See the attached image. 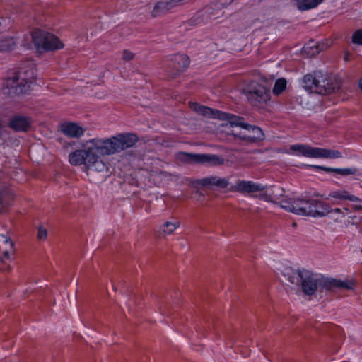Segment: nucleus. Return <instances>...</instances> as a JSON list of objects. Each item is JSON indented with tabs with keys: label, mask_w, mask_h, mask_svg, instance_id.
<instances>
[{
	"label": "nucleus",
	"mask_w": 362,
	"mask_h": 362,
	"mask_svg": "<svg viewBox=\"0 0 362 362\" xmlns=\"http://www.w3.org/2000/svg\"><path fill=\"white\" fill-rule=\"evenodd\" d=\"M315 51H313V52H312V54H315V53H318V52H319V49H318V48H317V47L315 48Z\"/></svg>",
	"instance_id": "nucleus-33"
},
{
	"label": "nucleus",
	"mask_w": 362,
	"mask_h": 362,
	"mask_svg": "<svg viewBox=\"0 0 362 362\" xmlns=\"http://www.w3.org/2000/svg\"><path fill=\"white\" fill-rule=\"evenodd\" d=\"M298 4V8L300 11H307L315 8L323 0H295Z\"/></svg>",
	"instance_id": "nucleus-22"
},
{
	"label": "nucleus",
	"mask_w": 362,
	"mask_h": 362,
	"mask_svg": "<svg viewBox=\"0 0 362 362\" xmlns=\"http://www.w3.org/2000/svg\"><path fill=\"white\" fill-rule=\"evenodd\" d=\"M354 209L355 211H361L362 210V205H355V206H354Z\"/></svg>",
	"instance_id": "nucleus-30"
},
{
	"label": "nucleus",
	"mask_w": 362,
	"mask_h": 362,
	"mask_svg": "<svg viewBox=\"0 0 362 362\" xmlns=\"http://www.w3.org/2000/svg\"><path fill=\"white\" fill-rule=\"evenodd\" d=\"M228 117V122L223 124V126L226 128L231 129L234 127H241L242 128L247 130L248 133L236 132L233 129L228 130L227 134L233 135L234 137H238L240 140L246 141L249 144H255L262 141L264 139L265 136L262 129L255 125H251L244 122V118L241 117H235V115H209V117L218 118L219 119H225L226 116Z\"/></svg>",
	"instance_id": "nucleus-5"
},
{
	"label": "nucleus",
	"mask_w": 362,
	"mask_h": 362,
	"mask_svg": "<svg viewBox=\"0 0 362 362\" xmlns=\"http://www.w3.org/2000/svg\"><path fill=\"white\" fill-rule=\"evenodd\" d=\"M170 61L173 63L177 72L182 71L190 64L189 57L185 54H176L170 57Z\"/></svg>",
	"instance_id": "nucleus-17"
},
{
	"label": "nucleus",
	"mask_w": 362,
	"mask_h": 362,
	"mask_svg": "<svg viewBox=\"0 0 362 362\" xmlns=\"http://www.w3.org/2000/svg\"><path fill=\"white\" fill-rule=\"evenodd\" d=\"M243 91L248 100L255 105L266 103L270 99L269 90L256 81L249 83Z\"/></svg>",
	"instance_id": "nucleus-10"
},
{
	"label": "nucleus",
	"mask_w": 362,
	"mask_h": 362,
	"mask_svg": "<svg viewBox=\"0 0 362 362\" xmlns=\"http://www.w3.org/2000/svg\"><path fill=\"white\" fill-rule=\"evenodd\" d=\"M236 191L240 193H252L256 192H262L265 189L266 187L256 184L252 181H245L238 180L235 185Z\"/></svg>",
	"instance_id": "nucleus-14"
},
{
	"label": "nucleus",
	"mask_w": 362,
	"mask_h": 362,
	"mask_svg": "<svg viewBox=\"0 0 362 362\" xmlns=\"http://www.w3.org/2000/svg\"><path fill=\"white\" fill-rule=\"evenodd\" d=\"M305 269L303 270H295L291 272V273L287 274V279L291 284H296L297 286H300L301 282L303 279L304 274H305Z\"/></svg>",
	"instance_id": "nucleus-21"
},
{
	"label": "nucleus",
	"mask_w": 362,
	"mask_h": 362,
	"mask_svg": "<svg viewBox=\"0 0 362 362\" xmlns=\"http://www.w3.org/2000/svg\"><path fill=\"white\" fill-rule=\"evenodd\" d=\"M286 86H287V81L285 78H278L277 80H276V81L274 83V86L273 87L272 92H273L274 95H280L281 93H282V92L284 90H286Z\"/></svg>",
	"instance_id": "nucleus-24"
},
{
	"label": "nucleus",
	"mask_w": 362,
	"mask_h": 362,
	"mask_svg": "<svg viewBox=\"0 0 362 362\" xmlns=\"http://www.w3.org/2000/svg\"><path fill=\"white\" fill-rule=\"evenodd\" d=\"M180 162L187 164H207L211 166L223 164L224 158L218 155L198 154L180 151L176 154Z\"/></svg>",
	"instance_id": "nucleus-8"
},
{
	"label": "nucleus",
	"mask_w": 362,
	"mask_h": 362,
	"mask_svg": "<svg viewBox=\"0 0 362 362\" xmlns=\"http://www.w3.org/2000/svg\"><path fill=\"white\" fill-rule=\"evenodd\" d=\"M8 127L14 132H28L32 127L30 117L15 115L9 121Z\"/></svg>",
	"instance_id": "nucleus-13"
},
{
	"label": "nucleus",
	"mask_w": 362,
	"mask_h": 362,
	"mask_svg": "<svg viewBox=\"0 0 362 362\" xmlns=\"http://www.w3.org/2000/svg\"><path fill=\"white\" fill-rule=\"evenodd\" d=\"M171 3L169 1L157 2L151 11L153 17L159 16L165 13L170 8Z\"/></svg>",
	"instance_id": "nucleus-20"
},
{
	"label": "nucleus",
	"mask_w": 362,
	"mask_h": 362,
	"mask_svg": "<svg viewBox=\"0 0 362 362\" xmlns=\"http://www.w3.org/2000/svg\"><path fill=\"white\" fill-rule=\"evenodd\" d=\"M232 1H233V0H219L218 4L222 5V6H227L230 4H231Z\"/></svg>",
	"instance_id": "nucleus-29"
},
{
	"label": "nucleus",
	"mask_w": 362,
	"mask_h": 362,
	"mask_svg": "<svg viewBox=\"0 0 362 362\" xmlns=\"http://www.w3.org/2000/svg\"><path fill=\"white\" fill-rule=\"evenodd\" d=\"M281 207L296 215L314 218L325 217L332 211L327 203L309 197L284 201Z\"/></svg>",
	"instance_id": "nucleus-2"
},
{
	"label": "nucleus",
	"mask_w": 362,
	"mask_h": 362,
	"mask_svg": "<svg viewBox=\"0 0 362 362\" xmlns=\"http://www.w3.org/2000/svg\"><path fill=\"white\" fill-rule=\"evenodd\" d=\"M16 45V40L13 37H8L0 40V51L8 52L15 48Z\"/></svg>",
	"instance_id": "nucleus-23"
},
{
	"label": "nucleus",
	"mask_w": 362,
	"mask_h": 362,
	"mask_svg": "<svg viewBox=\"0 0 362 362\" xmlns=\"http://www.w3.org/2000/svg\"><path fill=\"white\" fill-rule=\"evenodd\" d=\"M33 42L38 52L53 51L64 47V43L53 34L40 30L32 33Z\"/></svg>",
	"instance_id": "nucleus-7"
},
{
	"label": "nucleus",
	"mask_w": 362,
	"mask_h": 362,
	"mask_svg": "<svg viewBox=\"0 0 362 362\" xmlns=\"http://www.w3.org/2000/svg\"><path fill=\"white\" fill-rule=\"evenodd\" d=\"M37 78L34 66L21 67L4 82L5 94L19 95L28 93L36 83Z\"/></svg>",
	"instance_id": "nucleus-4"
},
{
	"label": "nucleus",
	"mask_w": 362,
	"mask_h": 362,
	"mask_svg": "<svg viewBox=\"0 0 362 362\" xmlns=\"http://www.w3.org/2000/svg\"><path fill=\"white\" fill-rule=\"evenodd\" d=\"M330 198H334L338 199H347L351 202H362L361 199L358 197L349 194L346 190H341V191H334L329 194V196L326 197V199H329Z\"/></svg>",
	"instance_id": "nucleus-18"
},
{
	"label": "nucleus",
	"mask_w": 362,
	"mask_h": 362,
	"mask_svg": "<svg viewBox=\"0 0 362 362\" xmlns=\"http://www.w3.org/2000/svg\"><path fill=\"white\" fill-rule=\"evenodd\" d=\"M192 184L195 187H204L211 189H225L229 182L226 178H221L218 176H209L202 179L194 180L192 181Z\"/></svg>",
	"instance_id": "nucleus-12"
},
{
	"label": "nucleus",
	"mask_w": 362,
	"mask_h": 362,
	"mask_svg": "<svg viewBox=\"0 0 362 362\" xmlns=\"http://www.w3.org/2000/svg\"><path fill=\"white\" fill-rule=\"evenodd\" d=\"M302 88L309 93L329 95L341 88V83L337 78H325L320 72L305 74L299 81Z\"/></svg>",
	"instance_id": "nucleus-6"
},
{
	"label": "nucleus",
	"mask_w": 362,
	"mask_h": 362,
	"mask_svg": "<svg viewBox=\"0 0 362 362\" xmlns=\"http://www.w3.org/2000/svg\"><path fill=\"white\" fill-rule=\"evenodd\" d=\"M358 86L360 90L362 92V78L358 80Z\"/></svg>",
	"instance_id": "nucleus-32"
},
{
	"label": "nucleus",
	"mask_w": 362,
	"mask_h": 362,
	"mask_svg": "<svg viewBox=\"0 0 362 362\" xmlns=\"http://www.w3.org/2000/svg\"><path fill=\"white\" fill-rule=\"evenodd\" d=\"M134 57V54L131 52H129V51H124L123 54H122V58L124 60H130L133 58Z\"/></svg>",
	"instance_id": "nucleus-28"
},
{
	"label": "nucleus",
	"mask_w": 362,
	"mask_h": 362,
	"mask_svg": "<svg viewBox=\"0 0 362 362\" xmlns=\"http://www.w3.org/2000/svg\"><path fill=\"white\" fill-rule=\"evenodd\" d=\"M293 226L294 227H296V223H293Z\"/></svg>",
	"instance_id": "nucleus-34"
},
{
	"label": "nucleus",
	"mask_w": 362,
	"mask_h": 362,
	"mask_svg": "<svg viewBox=\"0 0 362 362\" xmlns=\"http://www.w3.org/2000/svg\"><path fill=\"white\" fill-rule=\"evenodd\" d=\"M180 226L179 221H166L163 223L162 226V233L164 235H170L172 234L178 227Z\"/></svg>",
	"instance_id": "nucleus-25"
},
{
	"label": "nucleus",
	"mask_w": 362,
	"mask_h": 362,
	"mask_svg": "<svg viewBox=\"0 0 362 362\" xmlns=\"http://www.w3.org/2000/svg\"><path fill=\"white\" fill-rule=\"evenodd\" d=\"M138 141L139 137L133 133H121L107 139H93L86 142L84 149L71 152L69 162L72 165H84L88 168L103 171L107 166L98 153L111 155L132 147Z\"/></svg>",
	"instance_id": "nucleus-1"
},
{
	"label": "nucleus",
	"mask_w": 362,
	"mask_h": 362,
	"mask_svg": "<svg viewBox=\"0 0 362 362\" xmlns=\"http://www.w3.org/2000/svg\"><path fill=\"white\" fill-rule=\"evenodd\" d=\"M291 149L300 152L303 156L309 158H322L336 159L342 158V153L337 150L312 147L308 145H292Z\"/></svg>",
	"instance_id": "nucleus-9"
},
{
	"label": "nucleus",
	"mask_w": 362,
	"mask_h": 362,
	"mask_svg": "<svg viewBox=\"0 0 362 362\" xmlns=\"http://www.w3.org/2000/svg\"><path fill=\"white\" fill-rule=\"evenodd\" d=\"M47 237V230L42 226H40L37 229V238L40 240H45Z\"/></svg>",
	"instance_id": "nucleus-27"
},
{
	"label": "nucleus",
	"mask_w": 362,
	"mask_h": 362,
	"mask_svg": "<svg viewBox=\"0 0 362 362\" xmlns=\"http://www.w3.org/2000/svg\"><path fill=\"white\" fill-rule=\"evenodd\" d=\"M62 131L64 134L72 138H79L84 134V129L74 122L64 123L62 124Z\"/></svg>",
	"instance_id": "nucleus-15"
},
{
	"label": "nucleus",
	"mask_w": 362,
	"mask_h": 362,
	"mask_svg": "<svg viewBox=\"0 0 362 362\" xmlns=\"http://www.w3.org/2000/svg\"><path fill=\"white\" fill-rule=\"evenodd\" d=\"M331 210H332V211L330 213H332V212H334V213H337V214L341 213V210L339 208H336L334 209H331Z\"/></svg>",
	"instance_id": "nucleus-31"
},
{
	"label": "nucleus",
	"mask_w": 362,
	"mask_h": 362,
	"mask_svg": "<svg viewBox=\"0 0 362 362\" xmlns=\"http://www.w3.org/2000/svg\"><path fill=\"white\" fill-rule=\"evenodd\" d=\"M300 286L303 293L306 296H312L317 291H332L337 288L353 289L354 282L349 280L341 281L334 278L319 276L310 271H305Z\"/></svg>",
	"instance_id": "nucleus-3"
},
{
	"label": "nucleus",
	"mask_w": 362,
	"mask_h": 362,
	"mask_svg": "<svg viewBox=\"0 0 362 362\" xmlns=\"http://www.w3.org/2000/svg\"><path fill=\"white\" fill-rule=\"evenodd\" d=\"M14 257V243L10 238L0 234V269L10 270V263Z\"/></svg>",
	"instance_id": "nucleus-11"
},
{
	"label": "nucleus",
	"mask_w": 362,
	"mask_h": 362,
	"mask_svg": "<svg viewBox=\"0 0 362 362\" xmlns=\"http://www.w3.org/2000/svg\"><path fill=\"white\" fill-rule=\"evenodd\" d=\"M265 198H267V194H264L263 195Z\"/></svg>",
	"instance_id": "nucleus-35"
},
{
	"label": "nucleus",
	"mask_w": 362,
	"mask_h": 362,
	"mask_svg": "<svg viewBox=\"0 0 362 362\" xmlns=\"http://www.w3.org/2000/svg\"><path fill=\"white\" fill-rule=\"evenodd\" d=\"M312 168L315 169L321 170L325 171L327 173H334L340 175L346 176L349 175H358L361 173L358 172V170L356 168H333L329 167H325L320 165H312Z\"/></svg>",
	"instance_id": "nucleus-16"
},
{
	"label": "nucleus",
	"mask_w": 362,
	"mask_h": 362,
	"mask_svg": "<svg viewBox=\"0 0 362 362\" xmlns=\"http://www.w3.org/2000/svg\"><path fill=\"white\" fill-rule=\"evenodd\" d=\"M190 109L196 113H224L223 112L210 108L206 106L201 105L196 102H190L189 103Z\"/></svg>",
	"instance_id": "nucleus-19"
},
{
	"label": "nucleus",
	"mask_w": 362,
	"mask_h": 362,
	"mask_svg": "<svg viewBox=\"0 0 362 362\" xmlns=\"http://www.w3.org/2000/svg\"><path fill=\"white\" fill-rule=\"evenodd\" d=\"M352 42L354 44L362 45V30H358L353 34Z\"/></svg>",
	"instance_id": "nucleus-26"
}]
</instances>
